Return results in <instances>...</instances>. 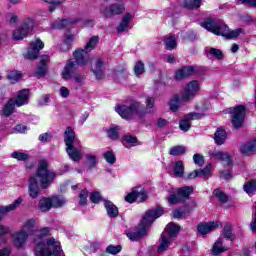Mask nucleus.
Segmentation results:
<instances>
[{
	"mask_svg": "<svg viewBox=\"0 0 256 256\" xmlns=\"http://www.w3.org/2000/svg\"><path fill=\"white\" fill-rule=\"evenodd\" d=\"M56 177L57 173L49 169V162L46 159L40 160L35 176H30L29 178V197H31V199H37V197L41 195V189H49ZM39 183L41 188L39 187Z\"/></svg>",
	"mask_w": 256,
	"mask_h": 256,
	"instance_id": "obj_1",
	"label": "nucleus"
},
{
	"mask_svg": "<svg viewBox=\"0 0 256 256\" xmlns=\"http://www.w3.org/2000/svg\"><path fill=\"white\" fill-rule=\"evenodd\" d=\"M51 228L45 227L40 230H35L36 237L34 238L35 256H65L63 249L61 248V242L55 240V238H48L45 241L43 237L49 235Z\"/></svg>",
	"mask_w": 256,
	"mask_h": 256,
	"instance_id": "obj_2",
	"label": "nucleus"
},
{
	"mask_svg": "<svg viewBox=\"0 0 256 256\" xmlns=\"http://www.w3.org/2000/svg\"><path fill=\"white\" fill-rule=\"evenodd\" d=\"M201 27L213 33L214 35H221L226 39H235L243 33L242 28L236 30H230L225 23L219 18H207L204 22L201 23Z\"/></svg>",
	"mask_w": 256,
	"mask_h": 256,
	"instance_id": "obj_3",
	"label": "nucleus"
},
{
	"mask_svg": "<svg viewBox=\"0 0 256 256\" xmlns=\"http://www.w3.org/2000/svg\"><path fill=\"white\" fill-rule=\"evenodd\" d=\"M161 215H163V208L161 207L147 211L138 225L137 230L135 232L127 233L129 240L139 241V239L145 237V235H147V231H149V227L153 224V221H155V219H159Z\"/></svg>",
	"mask_w": 256,
	"mask_h": 256,
	"instance_id": "obj_4",
	"label": "nucleus"
},
{
	"mask_svg": "<svg viewBox=\"0 0 256 256\" xmlns=\"http://www.w3.org/2000/svg\"><path fill=\"white\" fill-rule=\"evenodd\" d=\"M116 111L122 119H141L145 115V106L140 102H133L130 106H118Z\"/></svg>",
	"mask_w": 256,
	"mask_h": 256,
	"instance_id": "obj_5",
	"label": "nucleus"
},
{
	"mask_svg": "<svg viewBox=\"0 0 256 256\" xmlns=\"http://www.w3.org/2000/svg\"><path fill=\"white\" fill-rule=\"evenodd\" d=\"M64 143L66 145V152L72 161L81 160V148L75 147V132L71 127L66 128L64 132Z\"/></svg>",
	"mask_w": 256,
	"mask_h": 256,
	"instance_id": "obj_6",
	"label": "nucleus"
},
{
	"mask_svg": "<svg viewBox=\"0 0 256 256\" xmlns=\"http://www.w3.org/2000/svg\"><path fill=\"white\" fill-rule=\"evenodd\" d=\"M99 43V37L93 36L87 42L85 49L76 50L74 52V59L80 64L81 67L83 65H88L91 62V58L89 57L90 51H93L97 44Z\"/></svg>",
	"mask_w": 256,
	"mask_h": 256,
	"instance_id": "obj_7",
	"label": "nucleus"
},
{
	"mask_svg": "<svg viewBox=\"0 0 256 256\" xmlns=\"http://www.w3.org/2000/svg\"><path fill=\"white\" fill-rule=\"evenodd\" d=\"M193 193V187L184 186L176 190V194H172L168 197V203L170 205H177L178 203H184L189 199V195Z\"/></svg>",
	"mask_w": 256,
	"mask_h": 256,
	"instance_id": "obj_8",
	"label": "nucleus"
},
{
	"mask_svg": "<svg viewBox=\"0 0 256 256\" xmlns=\"http://www.w3.org/2000/svg\"><path fill=\"white\" fill-rule=\"evenodd\" d=\"M201 91V85L199 84V81L192 80L188 84H186L182 90V96L183 101H193L197 94Z\"/></svg>",
	"mask_w": 256,
	"mask_h": 256,
	"instance_id": "obj_9",
	"label": "nucleus"
},
{
	"mask_svg": "<svg viewBox=\"0 0 256 256\" xmlns=\"http://www.w3.org/2000/svg\"><path fill=\"white\" fill-rule=\"evenodd\" d=\"M33 27H35V22L33 19H27L24 21L22 25L14 31V41H21V39H25L27 35H31V33H33Z\"/></svg>",
	"mask_w": 256,
	"mask_h": 256,
	"instance_id": "obj_10",
	"label": "nucleus"
},
{
	"mask_svg": "<svg viewBox=\"0 0 256 256\" xmlns=\"http://www.w3.org/2000/svg\"><path fill=\"white\" fill-rule=\"evenodd\" d=\"M245 112L246 108L244 105H238L234 108H229L228 113L232 114V125L239 129L241 125H243V121H245Z\"/></svg>",
	"mask_w": 256,
	"mask_h": 256,
	"instance_id": "obj_11",
	"label": "nucleus"
},
{
	"mask_svg": "<svg viewBox=\"0 0 256 256\" xmlns=\"http://www.w3.org/2000/svg\"><path fill=\"white\" fill-rule=\"evenodd\" d=\"M21 203H23V199L18 198L12 204H10L8 206L0 207V221L3 219V215H5V213L15 211L16 208L19 207ZM8 233H9V228L5 227L3 224H0V237H3L4 235H7Z\"/></svg>",
	"mask_w": 256,
	"mask_h": 256,
	"instance_id": "obj_12",
	"label": "nucleus"
},
{
	"mask_svg": "<svg viewBox=\"0 0 256 256\" xmlns=\"http://www.w3.org/2000/svg\"><path fill=\"white\" fill-rule=\"evenodd\" d=\"M125 12V4L114 3L110 4L108 7L102 9V15L106 19H113L115 15H121Z\"/></svg>",
	"mask_w": 256,
	"mask_h": 256,
	"instance_id": "obj_13",
	"label": "nucleus"
},
{
	"mask_svg": "<svg viewBox=\"0 0 256 256\" xmlns=\"http://www.w3.org/2000/svg\"><path fill=\"white\" fill-rule=\"evenodd\" d=\"M205 117V113L191 112L188 113L184 118L179 122V128L181 131L187 132L191 129V121L202 119Z\"/></svg>",
	"mask_w": 256,
	"mask_h": 256,
	"instance_id": "obj_14",
	"label": "nucleus"
},
{
	"mask_svg": "<svg viewBox=\"0 0 256 256\" xmlns=\"http://www.w3.org/2000/svg\"><path fill=\"white\" fill-rule=\"evenodd\" d=\"M77 65H81L77 59L75 60H68L63 71H62V79H65V81H68V79H72V77L75 75V71H77Z\"/></svg>",
	"mask_w": 256,
	"mask_h": 256,
	"instance_id": "obj_15",
	"label": "nucleus"
},
{
	"mask_svg": "<svg viewBox=\"0 0 256 256\" xmlns=\"http://www.w3.org/2000/svg\"><path fill=\"white\" fill-rule=\"evenodd\" d=\"M27 239H29V234L24 230H19L12 234L13 245L16 246L17 249H23L25 243H27Z\"/></svg>",
	"mask_w": 256,
	"mask_h": 256,
	"instance_id": "obj_16",
	"label": "nucleus"
},
{
	"mask_svg": "<svg viewBox=\"0 0 256 256\" xmlns=\"http://www.w3.org/2000/svg\"><path fill=\"white\" fill-rule=\"evenodd\" d=\"M43 47V42L40 39L36 40L35 42H31L30 47L27 53L25 54V58L37 59V57L39 56V51H41Z\"/></svg>",
	"mask_w": 256,
	"mask_h": 256,
	"instance_id": "obj_17",
	"label": "nucleus"
},
{
	"mask_svg": "<svg viewBox=\"0 0 256 256\" xmlns=\"http://www.w3.org/2000/svg\"><path fill=\"white\" fill-rule=\"evenodd\" d=\"M147 199V192L143 189L140 190H133L132 192L128 193L125 197V201L127 203H135V201H139L142 203V201H145Z\"/></svg>",
	"mask_w": 256,
	"mask_h": 256,
	"instance_id": "obj_18",
	"label": "nucleus"
},
{
	"mask_svg": "<svg viewBox=\"0 0 256 256\" xmlns=\"http://www.w3.org/2000/svg\"><path fill=\"white\" fill-rule=\"evenodd\" d=\"M195 177H200V179H208L209 177H211V165L206 166L202 170H194L183 178L186 181H190L191 179H195Z\"/></svg>",
	"mask_w": 256,
	"mask_h": 256,
	"instance_id": "obj_19",
	"label": "nucleus"
},
{
	"mask_svg": "<svg viewBox=\"0 0 256 256\" xmlns=\"http://www.w3.org/2000/svg\"><path fill=\"white\" fill-rule=\"evenodd\" d=\"M209 155L211 159H215L216 161H222L224 165H233V160L231 159V156L227 152L214 150L210 151Z\"/></svg>",
	"mask_w": 256,
	"mask_h": 256,
	"instance_id": "obj_20",
	"label": "nucleus"
},
{
	"mask_svg": "<svg viewBox=\"0 0 256 256\" xmlns=\"http://www.w3.org/2000/svg\"><path fill=\"white\" fill-rule=\"evenodd\" d=\"M185 103H188L187 100H183V96L179 94H174L170 101L168 102V106L170 111H173V113H177Z\"/></svg>",
	"mask_w": 256,
	"mask_h": 256,
	"instance_id": "obj_21",
	"label": "nucleus"
},
{
	"mask_svg": "<svg viewBox=\"0 0 256 256\" xmlns=\"http://www.w3.org/2000/svg\"><path fill=\"white\" fill-rule=\"evenodd\" d=\"M195 73V68L193 66H184L181 69L177 70L175 73L176 81H183L187 77H191Z\"/></svg>",
	"mask_w": 256,
	"mask_h": 256,
	"instance_id": "obj_22",
	"label": "nucleus"
},
{
	"mask_svg": "<svg viewBox=\"0 0 256 256\" xmlns=\"http://www.w3.org/2000/svg\"><path fill=\"white\" fill-rule=\"evenodd\" d=\"M92 73H94L96 79H103L105 77V66L101 58H98L92 65Z\"/></svg>",
	"mask_w": 256,
	"mask_h": 256,
	"instance_id": "obj_23",
	"label": "nucleus"
},
{
	"mask_svg": "<svg viewBox=\"0 0 256 256\" xmlns=\"http://www.w3.org/2000/svg\"><path fill=\"white\" fill-rule=\"evenodd\" d=\"M169 173H173V177H176L177 179L185 177V165L183 164V161H176L174 166L169 169Z\"/></svg>",
	"mask_w": 256,
	"mask_h": 256,
	"instance_id": "obj_24",
	"label": "nucleus"
},
{
	"mask_svg": "<svg viewBox=\"0 0 256 256\" xmlns=\"http://www.w3.org/2000/svg\"><path fill=\"white\" fill-rule=\"evenodd\" d=\"M239 151L242 153V155H253L256 153V139L242 144Z\"/></svg>",
	"mask_w": 256,
	"mask_h": 256,
	"instance_id": "obj_25",
	"label": "nucleus"
},
{
	"mask_svg": "<svg viewBox=\"0 0 256 256\" xmlns=\"http://www.w3.org/2000/svg\"><path fill=\"white\" fill-rule=\"evenodd\" d=\"M219 225H221L219 222H208L205 224H200L198 226V232H200L201 235H207V233H211V231L218 229Z\"/></svg>",
	"mask_w": 256,
	"mask_h": 256,
	"instance_id": "obj_26",
	"label": "nucleus"
},
{
	"mask_svg": "<svg viewBox=\"0 0 256 256\" xmlns=\"http://www.w3.org/2000/svg\"><path fill=\"white\" fill-rule=\"evenodd\" d=\"M29 102V90L28 89H23L21 90L16 99L14 100V103L16 107H23V105H27Z\"/></svg>",
	"mask_w": 256,
	"mask_h": 256,
	"instance_id": "obj_27",
	"label": "nucleus"
},
{
	"mask_svg": "<svg viewBox=\"0 0 256 256\" xmlns=\"http://www.w3.org/2000/svg\"><path fill=\"white\" fill-rule=\"evenodd\" d=\"M131 19H133V14L126 13L122 17V21L118 26V33H123L124 31H129L131 29Z\"/></svg>",
	"mask_w": 256,
	"mask_h": 256,
	"instance_id": "obj_28",
	"label": "nucleus"
},
{
	"mask_svg": "<svg viewBox=\"0 0 256 256\" xmlns=\"http://www.w3.org/2000/svg\"><path fill=\"white\" fill-rule=\"evenodd\" d=\"M47 63H49V56L43 55L40 60V65L37 67V77H45L47 75Z\"/></svg>",
	"mask_w": 256,
	"mask_h": 256,
	"instance_id": "obj_29",
	"label": "nucleus"
},
{
	"mask_svg": "<svg viewBox=\"0 0 256 256\" xmlns=\"http://www.w3.org/2000/svg\"><path fill=\"white\" fill-rule=\"evenodd\" d=\"M104 207L107 211L108 217H110L111 219H115V217L119 216V208H117L115 204H113V202L105 200Z\"/></svg>",
	"mask_w": 256,
	"mask_h": 256,
	"instance_id": "obj_30",
	"label": "nucleus"
},
{
	"mask_svg": "<svg viewBox=\"0 0 256 256\" xmlns=\"http://www.w3.org/2000/svg\"><path fill=\"white\" fill-rule=\"evenodd\" d=\"M87 77L84 74H74L72 77V86L74 89H81L85 85Z\"/></svg>",
	"mask_w": 256,
	"mask_h": 256,
	"instance_id": "obj_31",
	"label": "nucleus"
},
{
	"mask_svg": "<svg viewBox=\"0 0 256 256\" xmlns=\"http://www.w3.org/2000/svg\"><path fill=\"white\" fill-rule=\"evenodd\" d=\"M181 229V226L175 224V223H169L164 232L169 239H173V237H177V233H179V230Z\"/></svg>",
	"mask_w": 256,
	"mask_h": 256,
	"instance_id": "obj_32",
	"label": "nucleus"
},
{
	"mask_svg": "<svg viewBox=\"0 0 256 256\" xmlns=\"http://www.w3.org/2000/svg\"><path fill=\"white\" fill-rule=\"evenodd\" d=\"M38 207L42 213H47V211H51L53 208L51 203V197H43L39 200Z\"/></svg>",
	"mask_w": 256,
	"mask_h": 256,
	"instance_id": "obj_33",
	"label": "nucleus"
},
{
	"mask_svg": "<svg viewBox=\"0 0 256 256\" xmlns=\"http://www.w3.org/2000/svg\"><path fill=\"white\" fill-rule=\"evenodd\" d=\"M171 238L166 233H162L160 238V245L158 247V253H165L166 249H169Z\"/></svg>",
	"mask_w": 256,
	"mask_h": 256,
	"instance_id": "obj_34",
	"label": "nucleus"
},
{
	"mask_svg": "<svg viewBox=\"0 0 256 256\" xmlns=\"http://www.w3.org/2000/svg\"><path fill=\"white\" fill-rule=\"evenodd\" d=\"M211 251L212 255H221V253H225V251H227V247L223 246V239L218 238Z\"/></svg>",
	"mask_w": 256,
	"mask_h": 256,
	"instance_id": "obj_35",
	"label": "nucleus"
},
{
	"mask_svg": "<svg viewBox=\"0 0 256 256\" xmlns=\"http://www.w3.org/2000/svg\"><path fill=\"white\" fill-rule=\"evenodd\" d=\"M227 139V132L223 129H218L214 134V141L217 145H223Z\"/></svg>",
	"mask_w": 256,
	"mask_h": 256,
	"instance_id": "obj_36",
	"label": "nucleus"
},
{
	"mask_svg": "<svg viewBox=\"0 0 256 256\" xmlns=\"http://www.w3.org/2000/svg\"><path fill=\"white\" fill-rule=\"evenodd\" d=\"M37 225V220L35 219H28L24 222L22 225L21 231H25V233H28L33 231L35 229V226Z\"/></svg>",
	"mask_w": 256,
	"mask_h": 256,
	"instance_id": "obj_37",
	"label": "nucleus"
},
{
	"mask_svg": "<svg viewBox=\"0 0 256 256\" xmlns=\"http://www.w3.org/2000/svg\"><path fill=\"white\" fill-rule=\"evenodd\" d=\"M50 201L52 203V207H54L55 209L63 207V205L67 203V200H65L63 196H52L50 197Z\"/></svg>",
	"mask_w": 256,
	"mask_h": 256,
	"instance_id": "obj_38",
	"label": "nucleus"
},
{
	"mask_svg": "<svg viewBox=\"0 0 256 256\" xmlns=\"http://www.w3.org/2000/svg\"><path fill=\"white\" fill-rule=\"evenodd\" d=\"M15 100L10 99L8 103L4 106L3 113L6 117L13 115V111H15Z\"/></svg>",
	"mask_w": 256,
	"mask_h": 256,
	"instance_id": "obj_39",
	"label": "nucleus"
},
{
	"mask_svg": "<svg viewBox=\"0 0 256 256\" xmlns=\"http://www.w3.org/2000/svg\"><path fill=\"white\" fill-rule=\"evenodd\" d=\"M164 43H165L166 49H168V51H173V49H175V47H177V40L175 39V36L165 37Z\"/></svg>",
	"mask_w": 256,
	"mask_h": 256,
	"instance_id": "obj_40",
	"label": "nucleus"
},
{
	"mask_svg": "<svg viewBox=\"0 0 256 256\" xmlns=\"http://www.w3.org/2000/svg\"><path fill=\"white\" fill-rule=\"evenodd\" d=\"M186 151L187 148H185V146H174L170 148L169 154L173 155L174 157H177L179 155H185Z\"/></svg>",
	"mask_w": 256,
	"mask_h": 256,
	"instance_id": "obj_41",
	"label": "nucleus"
},
{
	"mask_svg": "<svg viewBox=\"0 0 256 256\" xmlns=\"http://www.w3.org/2000/svg\"><path fill=\"white\" fill-rule=\"evenodd\" d=\"M137 143V138L132 135H126L123 138V145L129 149V147H135V144Z\"/></svg>",
	"mask_w": 256,
	"mask_h": 256,
	"instance_id": "obj_42",
	"label": "nucleus"
},
{
	"mask_svg": "<svg viewBox=\"0 0 256 256\" xmlns=\"http://www.w3.org/2000/svg\"><path fill=\"white\" fill-rule=\"evenodd\" d=\"M202 0H185L184 7L185 9H199L201 7Z\"/></svg>",
	"mask_w": 256,
	"mask_h": 256,
	"instance_id": "obj_43",
	"label": "nucleus"
},
{
	"mask_svg": "<svg viewBox=\"0 0 256 256\" xmlns=\"http://www.w3.org/2000/svg\"><path fill=\"white\" fill-rule=\"evenodd\" d=\"M244 191L248 195H253L256 191V180H251L244 185Z\"/></svg>",
	"mask_w": 256,
	"mask_h": 256,
	"instance_id": "obj_44",
	"label": "nucleus"
},
{
	"mask_svg": "<svg viewBox=\"0 0 256 256\" xmlns=\"http://www.w3.org/2000/svg\"><path fill=\"white\" fill-rule=\"evenodd\" d=\"M145 73V64L142 61H138L134 66V75L140 77Z\"/></svg>",
	"mask_w": 256,
	"mask_h": 256,
	"instance_id": "obj_45",
	"label": "nucleus"
},
{
	"mask_svg": "<svg viewBox=\"0 0 256 256\" xmlns=\"http://www.w3.org/2000/svg\"><path fill=\"white\" fill-rule=\"evenodd\" d=\"M209 55L214 57V59H217L218 61H221L225 56L223 55V51L217 49V48H210L208 49Z\"/></svg>",
	"mask_w": 256,
	"mask_h": 256,
	"instance_id": "obj_46",
	"label": "nucleus"
},
{
	"mask_svg": "<svg viewBox=\"0 0 256 256\" xmlns=\"http://www.w3.org/2000/svg\"><path fill=\"white\" fill-rule=\"evenodd\" d=\"M103 157L107 163L110 165H113L115 161H117V158L115 157V153L113 151H107L103 154Z\"/></svg>",
	"mask_w": 256,
	"mask_h": 256,
	"instance_id": "obj_47",
	"label": "nucleus"
},
{
	"mask_svg": "<svg viewBox=\"0 0 256 256\" xmlns=\"http://www.w3.org/2000/svg\"><path fill=\"white\" fill-rule=\"evenodd\" d=\"M214 197H217V199H219V201H221V203H227L228 201V197L227 195H225V193H223V191H221L220 189H216L213 192Z\"/></svg>",
	"mask_w": 256,
	"mask_h": 256,
	"instance_id": "obj_48",
	"label": "nucleus"
},
{
	"mask_svg": "<svg viewBox=\"0 0 256 256\" xmlns=\"http://www.w3.org/2000/svg\"><path fill=\"white\" fill-rule=\"evenodd\" d=\"M108 137L109 139H112V141H115L119 139V127H112L108 130Z\"/></svg>",
	"mask_w": 256,
	"mask_h": 256,
	"instance_id": "obj_49",
	"label": "nucleus"
},
{
	"mask_svg": "<svg viewBox=\"0 0 256 256\" xmlns=\"http://www.w3.org/2000/svg\"><path fill=\"white\" fill-rule=\"evenodd\" d=\"M11 156L13 159H17V161H27L29 159V155L23 152H13Z\"/></svg>",
	"mask_w": 256,
	"mask_h": 256,
	"instance_id": "obj_50",
	"label": "nucleus"
},
{
	"mask_svg": "<svg viewBox=\"0 0 256 256\" xmlns=\"http://www.w3.org/2000/svg\"><path fill=\"white\" fill-rule=\"evenodd\" d=\"M42 1L52 5V6H50L49 11H55V8L59 7V5H61V3H65V0H42Z\"/></svg>",
	"mask_w": 256,
	"mask_h": 256,
	"instance_id": "obj_51",
	"label": "nucleus"
},
{
	"mask_svg": "<svg viewBox=\"0 0 256 256\" xmlns=\"http://www.w3.org/2000/svg\"><path fill=\"white\" fill-rule=\"evenodd\" d=\"M87 165L90 169L97 166V156L95 155H87L86 156Z\"/></svg>",
	"mask_w": 256,
	"mask_h": 256,
	"instance_id": "obj_52",
	"label": "nucleus"
},
{
	"mask_svg": "<svg viewBox=\"0 0 256 256\" xmlns=\"http://www.w3.org/2000/svg\"><path fill=\"white\" fill-rule=\"evenodd\" d=\"M21 77H23V75H21V73H19L18 71H12V72H9L8 74V79L12 83H17V81L21 79Z\"/></svg>",
	"mask_w": 256,
	"mask_h": 256,
	"instance_id": "obj_53",
	"label": "nucleus"
},
{
	"mask_svg": "<svg viewBox=\"0 0 256 256\" xmlns=\"http://www.w3.org/2000/svg\"><path fill=\"white\" fill-rule=\"evenodd\" d=\"M87 197H89V192H87V190H82L79 194V205H86Z\"/></svg>",
	"mask_w": 256,
	"mask_h": 256,
	"instance_id": "obj_54",
	"label": "nucleus"
},
{
	"mask_svg": "<svg viewBox=\"0 0 256 256\" xmlns=\"http://www.w3.org/2000/svg\"><path fill=\"white\" fill-rule=\"evenodd\" d=\"M106 253H110V255H117V253H121V246L109 245L106 248Z\"/></svg>",
	"mask_w": 256,
	"mask_h": 256,
	"instance_id": "obj_55",
	"label": "nucleus"
},
{
	"mask_svg": "<svg viewBox=\"0 0 256 256\" xmlns=\"http://www.w3.org/2000/svg\"><path fill=\"white\" fill-rule=\"evenodd\" d=\"M223 235L226 237V239H231L233 233H232V226L229 223H226L223 229Z\"/></svg>",
	"mask_w": 256,
	"mask_h": 256,
	"instance_id": "obj_56",
	"label": "nucleus"
},
{
	"mask_svg": "<svg viewBox=\"0 0 256 256\" xmlns=\"http://www.w3.org/2000/svg\"><path fill=\"white\" fill-rule=\"evenodd\" d=\"M193 161H194L195 165H198V167H203V165L205 163V159L203 158V156L201 154H194Z\"/></svg>",
	"mask_w": 256,
	"mask_h": 256,
	"instance_id": "obj_57",
	"label": "nucleus"
},
{
	"mask_svg": "<svg viewBox=\"0 0 256 256\" xmlns=\"http://www.w3.org/2000/svg\"><path fill=\"white\" fill-rule=\"evenodd\" d=\"M153 107H155V99L151 97L146 98V109L148 113H151V109H153Z\"/></svg>",
	"mask_w": 256,
	"mask_h": 256,
	"instance_id": "obj_58",
	"label": "nucleus"
},
{
	"mask_svg": "<svg viewBox=\"0 0 256 256\" xmlns=\"http://www.w3.org/2000/svg\"><path fill=\"white\" fill-rule=\"evenodd\" d=\"M173 217L175 219H183V217H185V210H183V209L174 210Z\"/></svg>",
	"mask_w": 256,
	"mask_h": 256,
	"instance_id": "obj_59",
	"label": "nucleus"
},
{
	"mask_svg": "<svg viewBox=\"0 0 256 256\" xmlns=\"http://www.w3.org/2000/svg\"><path fill=\"white\" fill-rule=\"evenodd\" d=\"M90 201H92V203H99V201H101V194L99 192H93L90 195Z\"/></svg>",
	"mask_w": 256,
	"mask_h": 256,
	"instance_id": "obj_60",
	"label": "nucleus"
},
{
	"mask_svg": "<svg viewBox=\"0 0 256 256\" xmlns=\"http://www.w3.org/2000/svg\"><path fill=\"white\" fill-rule=\"evenodd\" d=\"M51 97L49 95H44L42 97V99L39 100V105L40 107H45V105H47V103H49Z\"/></svg>",
	"mask_w": 256,
	"mask_h": 256,
	"instance_id": "obj_61",
	"label": "nucleus"
},
{
	"mask_svg": "<svg viewBox=\"0 0 256 256\" xmlns=\"http://www.w3.org/2000/svg\"><path fill=\"white\" fill-rule=\"evenodd\" d=\"M69 90L67 89V87L65 86H62L60 88V95L64 98V99H67V97H69Z\"/></svg>",
	"mask_w": 256,
	"mask_h": 256,
	"instance_id": "obj_62",
	"label": "nucleus"
},
{
	"mask_svg": "<svg viewBox=\"0 0 256 256\" xmlns=\"http://www.w3.org/2000/svg\"><path fill=\"white\" fill-rule=\"evenodd\" d=\"M49 139H51V135H49V133H44L39 136V141H41L42 143H47Z\"/></svg>",
	"mask_w": 256,
	"mask_h": 256,
	"instance_id": "obj_63",
	"label": "nucleus"
},
{
	"mask_svg": "<svg viewBox=\"0 0 256 256\" xmlns=\"http://www.w3.org/2000/svg\"><path fill=\"white\" fill-rule=\"evenodd\" d=\"M166 63H175V56L173 54H168L164 57Z\"/></svg>",
	"mask_w": 256,
	"mask_h": 256,
	"instance_id": "obj_64",
	"label": "nucleus"
}]
</instances>
